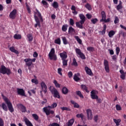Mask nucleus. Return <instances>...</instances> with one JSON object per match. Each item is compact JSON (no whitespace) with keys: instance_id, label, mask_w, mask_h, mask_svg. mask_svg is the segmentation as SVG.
<instances>
[{"instance_id":"nucleus-1","label":"nucleus","mask_w":126,"mask_h":126,"mask_svg":"<svg viewBox=\"0 0 126 126\" xmlns=\"http://www.w3.org/2000/svg\"><path fill=\"white\" fill-rule=\"evenodd\" d=\"M79 16L81 20L79 22H76V26L80 29H83V24L86 21V18L83 14H80Z\"/></svg>"},{"instance_id":"nucleus-2","label":"nucleus","mask_w":126,"mask_h":126,"mask_svg":"<svg viewBox=\"0 0 126 126\" xmlns=\"http://www.w3.org/2000/svg\"><path fill=\"white\" fill-rule=\"evenodd\" d=\"M1 96L2 97V99L6 103L9 112H10V113H13V112H14V108H13V106H12V103H11L10 100H9L6 96H4V95L2 94Z\"/></svg>"},{"instance_id":"nucleus-3","label":"nucleus","mask_w":126,"mask_h":126,"mask_svg":"<svg viewBox=\"0 0 126 126\" xmlns=\"http://www.w3.org/2000/svg\"><path fill=\"white\" fill-rule=\"evenodd\" d=\"M97 94H98V91L95 90H93L91 92V97L93 100H96L97 103L101 104V103H102V100L101 98H99V96L97 95Z\"/></svg>"},{"instance_id":"nucleus-4","label":"nucleus","mask_w":126,"mask_h":126,"mask_svg":"<svg viewBox=\"0 0 126 126\" xmlns=\"http://www.w3.org/2000/svg\"><path fill=\"white\" fill-rule=\"evenodd\" d=\"M0 73L2 74H7V75H10L12 73L10 68L5 67L4 65H1L0 67Z\"/></svg>"},{"instance_id":"nucleus-5","label":"nucleus","mask_w":126,"mask_h":126,"mask_svg":"<svg viewBox=\"0 0 126 126\" xmlns=\"http://www.w3.org/2000/svg\"><path fill=\"white\" fill-rule=\"evenodd\" d=\"M56 51H55V48H52L50 50L48 54V56L49 59L52 61H57L58 60V57H57V55H55Z\"/></svg>"},{"instance_id":"nucleus-6","label":"nucleus","mask_w":126,"mask_h":126,"mask_svg":"<svg viewBox=\"0 0 126 126\" xmlns=\"http://www.w3.org/2000/svg\"><path fill=\"white\" fill-rule=\"evenodd\" d=\"M48 108H49L50 109H53L52 105H48L43 108V112L45 113L46 116H50V114H51V115H54V114H55V111L53 110H50L49 109H48Z\"/></svg>"},{"instance_id":"nucleus-7","label":"nucleus","mask_w":126,"mask_h":126,"mask_svg":"<svg viewBox=\"0 0 126 126\" xmlns=\"http://www.w3.org/2000/svg\"><path fill=\"white\" fill-rule=\"evenodd\" d=\"M75 52L77 55L80 56V57L82 60H86V57H85V55L83 54V53L81 52V50L79 48H76Z\"/></svg>"},{"instance_id":"nucleus-8","label":"nucleus","mask_w":126,"mask_h":126,"mask_svg":"<svg viewBox=\"0 0 126 126\" xmlns=\"http://www.w3.org/2000/svg\"><path fill=\"white\" fill-rule=\"evenodd\" d=\"M103 65L106 72L109 73V72H110V67L109 66V62H108L107 60H104Z\"/></svg>"},{"instance_id":"nucleus-9","label":"nucleus","mask_w":126,"mask_h":126,"mask_svg":"<svg viewBox=\"0 0 126 126\" xmlns=\"http://www.w3.org/2000/svg\"><path fill=\"white\" fill-rule=\"evenodd\" d=\"M17 93L18 95L20 96H24V97H26V94H25V91L23 89H17Z\"/></svg>"},{"instance_id":"nucleus-10","label":"nucleus","mask_w":126,"mask_h":126,"mask_svg":"<svg viewBox=\"0 0 126 126\" xmlns=\"http://www.w3.org/2000/svg\"><path fill=\"white\" fill-rule=\"evenodd\" d=\"M17 14V10L16 9L13 10L12 12L10 13L9 15V17L11 19H15V17H16V14Z\"/></svg>"},{"instance_id":"nucleus-11","label":"nucleus","mask_w":126,"mask_h":126,"mask_svg":"<svg viewBox=\"0 0 126 126\" xmlns=\"http://www.w3.org/2000/svg\"><path fill=\"white\" fill-rule=\"evenodd\" d=\"M40 86L41 87L42 91L46 94L47 92V85H46V84L44 82H42L40 84Z\"/></svg>"},{"instance_id":"nucleus-12","label":"nucleus","mask_w":126,"mask_h":126,"mask_svg":"<svg viewBox=\"0 0 126 126\" xmlns=\"http://www.w3.org/2000/svg\"><path fill=\"white\" fill-rule=\"evenodd\" d=\"M88 120H92L93 119V114H92V110L88 109L86 111Z\"/></svg>"},{"instance_id":"nucleus-13","label":"nucleus","mask_w":126,"mask_h":126,"mask_svg":"<svg viewBox=\"0 0 126 126\" xmlns=\"http://www.w3.org/2000/svg\"><path fill=\"white\" fill-rule=\"evenodd\" d=\"M60 56L61 58V60H66L67 59V53H66V52L64 51L63 53H60Z\"/></svg>"},{"instance_id":"nucleus-14","label":"nucleus","mask_w":126,"mask_h":126,"mask_svg":"<svg viewBox=\"0 0 126 126\" xmlns=\"http://www.w3.org/2000/svg\"><path fill=\"white\" fill-rule=\"evenodd\" d=\"M85 70L87 74H88V75H90V76H92V75H93V73L92 72V70H91L90 68L86 66L85 67Z\"/></svg>"},{"instance_id":"nucleus-15","label":"nucleus","mask_w":126,"mask_h":126,"mask_svg":"<svg viewBox=\"0 0 126 126\" xmlns=\"http://www.w3.org/2000/svg\"><path fill=\"white\" fill-rule=\"evenodd\" d=\"M52 92L54 93V97L55 98H58V99H60L61 98V96H60V93H59V92L57 89H54L52 91Z\"/></svg>"},{"instance_id":"nucleus-16","label":"nucleus","mask_w":126,"mask_h":126,"mask_svg":"<svg viewBox=\"0 0 126 126\" xmlns=\"http://www.w3.org/2000/svg\"><path fill=\"white\" fill-rule=\"evenodd\" d=\"M24 62L26 63V65L29 67H30L31 65H32V62H31V59H25Z\"/></svg>"},{"instance_id":"nucleus-17","label":"nucleus","mask_w":126,"mask_h":126,"mask_svg":"<svg viewBox=\"0 0 126 126\" xmlns=\"http://www.w3.org/2000/svg\"><path fill=\"white\" fill-rule=\"evenodd\" d=\"M119 72L121 73L120 78L121 79H123V80H125L126 79V72H125L124 70L121 69L119 71Z\"/></svg>"},{"instance_id":"nucleus-18","label":"nucleus","mask_w":126,"mask_h":126,"mask_svg":"<svg viewBox=\"0 0 126 126\" xmlns=\"http://www.w3.org/2000/svg\"><path fill=\"white\" fill-rule=\"evenodd\" d=\"M78 76H80L79 73H75L74 75L73 79L76 82H78L80 80V78L78 77Z\"/></svg>"},{"instance_id":"nucleus-19","label":"nucleus","mask_w":126,"mask_h":126,"mask_svg":"<svg viewBox=\"0 0 126 126\" xmlns=\"http://www.w3.org/2000/svg\"><path fill=\"white\" fill-rule=\"evenodd\" d=\"M19 107H20V109H21L22 113H26V112H27V110H26V107H25V106L23 105V104H20Z\"/></svg>"},{"instance_id":"nucleus-20","label":"nucleus","mask_w":126,"mask_h":126,"mask_svg":"<svg viewBox=\"0 0 126 126\" xmlns=\"http://www.w3.org/2000/svg\"><path fill=\"white\" fill-rule=\"evenodd\" d=\"M9 50L11 52H12V53H14L16 55L19 54V52H18V51H17L16 49H15V48H14V47H13V46L10 47Z\"/></svg>"},{"instance_id":"nucleus-21","label":"nucleus","mask_w":126,"mask_h":126,"mask_svg":"<svg viewBox=\"0 0 126 126\" xmlns=\"http://www.w3.org/2000/svg\"><path fill=\"white\" fill-rule=\"evenodd\" d=\"M71 10H72V13L74 14V15H76L77 13H78V12L76 11V7L73 5L71 6Z\"/></svg>"},{"instance_id":"nucleus-22","label":"nucleus","mask_w":126,"mask_h":126,"mask_svg":"<svg viewBox=\"0 0 126 126\" xmlns=\"http://www.w3.org/2000/svg\"><path fill=\"white\" fill-rule=\"evenodd\" d=\"M62 92L64 95H66L68 93V89L66 87H63L62 89Z\"/></svg>"},{"instance_id":"nucleus-23","label":"nucleus","mask_w":126,"mask_h":126,"mask_svg":"<svg viewBox=\"0 0 126 126\" xmlns=\"http://www.w3.org/2000/svg\"><path fill=\"white\" fill-rule=\"evenodd\" d=\"M25 122L26 126H33V124H32V123H31V122H30V121H29V120H28V119L27 118H25Z\"/></svg>"},{"instance_id":"nucleus-24","label":"nucleus","mask_w":126,"mask_h":126,"mask_svg":"<svg viewBox=\"0 0 126 126\" xmlns=\"http://www.w3.org/2000/svg\"><path fill=\"white\" fill-rule=\"evenodd\" d=\"M81 88L83 90H85L87 93H89V91L88 90V87L86 86V85H81Z\"/></svg>"},{"instance_id":"nucleus-25","label":"nucleus","mask_w":126,"mask_h":126,"mask_svg":"<svg viewBox=\"0 0 126 126\" xmlns=\"http://www.w3.org/2000/svg\"><path fill=\"white\" fill-rule=\"evenodd\" d=\"M76 94L78 96L81 98V99H84V96H83V94H82V93L80 92V91H77L76 92Z\"/></svg>"},{"instance_id":"nucleus-26","label":"nucleus","mask_w":126,"mask_h":126,"mask_svg":"<svg viewBox=\"0 0 126 126\" xmlns=\"http://www.w3.org/2000/svg\"><path fill=\"white\" fill-rule=\"evenodd\" d=\"M101 14L102 19L100 20V22H102V21H103L106 18V13L105 12V11H102L101 12Z\"/></svg>"},{"instance_id":"nucleus-27","label":"nucleus","mask_w":126,"mask_h":126,"mask_svg":"<svg viewBox=\"0 0 126 126\" xmlns=\"http://www.w3.org/2000/svg\"><path fill=\"white\" fill-rule=\"evenodd\" d=\"M71 103L74 105V108H76L77 109H79V104L75 102L74 100H71Z\"/></svg>"},{"instance_id":"nucleus-28","label":"nucleus","mask_w":126,"mask_h":126,"mask_svg":"<svg viewBox=\"0 0 126 126\" xmlns=\"http://www.w3.org/2000/svg\"><path fill=\"white\" fill-rule=\"evenodd\" d=\"M28 40L29 42H32L33 41V35L31 33H29L27 35Z\"/></svg>"},{"instance_id":"nucleus-29","label":"nucleus","mask_w":126,"mask_h":126,"mask_svg":"<svg viewBox=\"0 0 126 126\" xmlns=\"http://www.w3.org/2000/svg\"><path fill=\"white\" fill-rule=\"evenodd\" d=\"M1 107L4 111L7 112V106L4 102L2 103Z\"/></svg>"},{"instance_id":"nucleus-30","label":"nucleus","mask_w":126,"mask_h":126,"mask_svg":"<svg viewBox=\"0 0 126 126\" xmlns=\"http://www.w3.org/2000/svg\"><path fill=\"white\" fill-rule=\"evenodd\" d=\"M13 37L16 40H20V39H21V38H22V36H21V34H15L14 35Z\"/></svg>"},{"instance_id":"nucleus-31","label":"nucleus","mask_w":126,"mask_h":126,"mask_svg":"<svg viewBox=\"0 0 126 126\" xmlns=\"http://www.w3.org/2000/svg\"><path fill=\"white\" fill-rule=\"evenodd\" d=\"M116 34V32L114 31H110L108 32V36L109 38H113V36Z\"/></svg>"},{"instance_id":"nucleus-32","label":"nucleus","mask_w":126,"mask_h":126,"mask_svg":"<svg viewBox=\"0 0 126 126\" xmlns=\"http://www.w3.org/2000/svg\"><path fill=\"white\" fill-rule=\"evenodd\" d=\"M67 27H68L67 24L63 25L62 28V31H63V32H66L67 31Z\"/></svg>"},{"instance_id":"nucleus-33","label":"nucleus","mask_w":126,"mask_h":126,"mask_svg":"<svg viewBox=\"0 0 126 126\" xmlns=\"http://www.w3.org/2000/svg\"><path fill=\"white\" fill-rule=\"evenodd\" d=\"M113 122L116 124V126H120V123H121V122H122V120L121 119H113Z\"/></svg>"},{"instance_id":"nucleus-34","label":"nucleus","mask_w":126,"mask_h":126,"mask_svg":"<svg viewBox=\"0 0 126 126\" xmlns=\"http://www.w3.org/2000/svg\"><path fill=\"white\" fill-rule=\"evenodd\" d=\"M75 39H76L77 42H78V43L80 44V45H82V40H81V39H80L79 38V37H78V36H75L74 37Z\"/></svg>"},{"instance_id":"nucleus-35","label":"nucleus","mask_w":126,"mask_h":126,"mask_svg":"<svg viewBox=\"0 0 126 126\" xmlns=\"http://www.w3.org/2000/svg\"><path fill=\"white\" fill-rule=\"evenodd\" d=\"M52 6H53L54 8H59V3L57 1H54L52 4Z\"/></svg>"},{"instance_id":"nucleus-36","label":"nucleus","mask_w":126,"mask_h":126,"mask_svg":"<svg viewBox=\"0 0 126 126\" xmlns=\"http://www.w3.org/2000/svg\"><path fill=\"white\" fill-rule=\"evenodd\" d=\"M107 29V25L106 24L103 25V30L102 31L99 32L100 33H101L102 35H105V33H106V30Z\"/></svg>"},{"instance_id":"nucleus-37","label":"nucleus","mask_w":126,"mask_h":126,"mask_svg":"<svg viewBox=\"0 0 126 126\" xmlns=\"http://www.w3.org/2000/svg\"><path fill=\"white\" fill-rule=\"evenodd\" d=\"M74 123V119H72L68 121L67 126H72V125H73Z\"/></svg>"},{"instance_id":"nucleus-38","label":"nucleus","mask_w":126,"mask_h":126,"mask_svg":"<svg viewBox=\"0 0 126 126\" xmlns=\"http://www.w3.org/2000/svg\"><path fill=\"white\" fill-rule=\"evenodd\" d=\"M68 62V60L63 59L62 60V63L63 66H67V62Z\"/></svg>"},{"instance_id":"nucleus-39","label":"nucleus","mask_w":126,"mask_h":126,"mask_svg":"<svg viewBox=\"0 0 126 126\" xmlns=\"http://www.w3.org/2000/svg\"><path fill=\"white\" fill-rule=\"evenodd\" d=\"M116 8L118 10V11L120 10V9H122V8H123V5L122 4V1H119V4L117 6Z\"/></svg>"},{"instance_id":"nucleus-40","label":"nucleus","mask_w":126,"mask_h":126,"mask_svg":"<svg viewBox=\"0 0 126 126\" xmlns=\"http://www.w3.org/2000/svg\"><path fill=\"white\" fill-rule=\"evenodd\" d=\"M32 117L33 118L34 120H35L36 122H38L39 120V116L36 114H32Z\"/></svg>"},{"instance_id":"nucleus-41","label":"nucleus","mask_w":126,"mask_h":126,"mask_svg":"<svg viewBox=\"0 0 126 126\" xmlns=\"http://www.w3.org/2000/svg\"><path fill=\"white\" fill-rule=\"evenodd\" d=\"M72 65H73L74 66H76V67L78 66V63H77V62H76V59H75V58H73V59Z\"/></svg>"},{"instance_id":"nucleus-42","label":"nucleus","mask_w":126,"mask_h":126,"mask_svg":"<svg viewBox=\"0 0 126 126\" xmlns=\"http://www.w3.org/2000/svg\"><path fill=\"white\" fill-rule=\"evenodd\" d=\"M85 7H86L88 10H92V7L89 3H87V4L85 5Z\"/></svg>"},{"instance_id":"nucleus-43","label":"nucleus","mask_w":126,"mask_h":126,"mask_svg":"<svg viewBox=\"0 0 126 126\" xmlns=\"http://www.w3.org/2000/svg\"><path fill=\"white\" fill-rule=\"evenodd\" d=\"M41 3H42L45 8H48V5H49V4L46 1V0H42L41 1Z\"/></svg>"},{"instance_id":"nucleus-44","label":"nucleus","mask_w":126,"mask_h":126,"mask_svg":"<svg viewBox=\"0 0 126 126\" xmlns=\"http://www.w3.org/2000/svg\"><path fill=\"white\" fill-rule=\"evenodd\" d=\"M36 14L38 16V17L40 18L41 21L43 22V18H42V16L41 15V13L38 10V9H36Z\"/></svg>"},{"instance_id":"nucleus-45","label":"nucleus","mask_w":126,"mask_h":126,"mask_svg":"<svg viewBox=\"0 0 126 126\" xmlns=\"http://www.w3.org/2000/svg\"><path fill=\"white\" fill-rule=\"evenodd\" d=\"M63 43L64 45H67L68 44V42H67V40L66 39V38L64 36H63L62 37Z\"/></svg>"},{"instance_id":"nucleus-46","label":"nucleus","mask_w":126,"mask_h":126,"mask_svg":"<svg viewBox=\"0 0 126 126\" xmlns=\"http://www.w3.org/2000/svg\"><path fill=\"white\" fill-rule=\"evenodd\" d=\"M75 30H74V29H73V28H72V27H69L68 28V33H73V32H75Z\"/></svg>"},{"instance_id":"nucleus-47","label":"nucleus","mask_w":126,"mask_h":126,"mask_svg":"<svg viewBox=\"0 0 126 126\" xmlns=\"http://www.w3.org/2000/svg\"><path fill=\"white\" fill-rule=\"evenodd\" d=\"M77 118H81V120L83 121V118H84V114L83 113L78 114L76 115Z\"/></svg>"},{"instance_id":"nucleus-48","label":"nucleus","mask_w":126,"mask_h":126,"mask_svg":"<svg viewBox=\"0 0 126 126\" xmlns=\"http://www.w3.org/2000/svg\"><path fill=\"white\" fill-rule=\"evenodd\" d=\"M87 51H89V52H94L95 51V48L93 47H88L87 48Z\"/></svg>"},{"instance_id":"nucleus-49","label":"nucleus","mask_w":126,"mask_h":126,"mask_svg":"<svg viewBox=\"0 0 126 126\" xmlns=\"http://www.w3.org/2000/svg\"><path fill=\"white\" fill-rule=\"evenodd\" d=\"M53 83L55 84L56 87L57 88H60L61 87V84L58 83V81L57 80H54Z\"/></svg>"},{"instance_id":"nucleus-50","label":"nucleus","mask_w":126,"mask_h":126,"mask_svg":"<svg viewBox=\"0 0 126 126\" xmlns=\"http://www.w3.org/2000/svg\"><path fill=\"white\" fill-rule=\"evenodd\" d=\"M55 43L58 45H61V38H58L55 40Z\"/></svg>"},{"instance_id":"nucleus-51","label":"nucleus","mask_w":126,"mask_h":126,"mask_svg":"<svg viewBox=\"0 0 126 126\" xmlns=\"http://www.w3.org/2000/svg\"><path fill=\"white\" fill-rule=\"evenodd\" d=\"M91 21L92 23H93V24H96V23L98 22V19L97 18L93 19L91 20Z\"/></svg>"},{"instance_id":"nucleus-52","label":"nucleus","mask_w":126,"mask_h":126,"mask_svg":"<svg viewBox=\"0 0 126 126\" xmlns=\"http://www.w3.org/2000/svg\"><path fill=\"white\" fill-rule=\"evenodd\" d=\"M115 51L116 52V55L117 56H118L120 54V52H121V49H120V47H117L116 48Z\"/></svg>"},{"instance_id":"nucleus-53","label":"nucleus","mask_w":126,"mask_h":126,"mask_svg":"<svg viewBox=\"0 0 126 126\" xmlns=\"http://www.w3.org/2000/svg\"><path fill=\"white\" fill-rule=\"evenodd\" d=\"M32 83H34L36 85H37L39 83V81H38V80L35 79H32Z\"/></svg>"},{"instance_id":"nucleus-54","label":"nucleus","mask_w":126,"mask_h":126,"mask_svg":"<svg viewBox=\"0 0 126 126\" xmlns=\"http://www.w3.org/2000/svg\"><path fill=\"white\" fill-rule=\"evenodd\" d=\"M119 22H120V19H119V18L118 17L115 16V20H114V23H115V24H117Z\"/></svg>"},{"instance_id":"nucleus-55","label":"nucleus","mask_w":126,"mask_h":126,"mask_svg":"<svg viewBox=\"0 0 126 126\" xmlns=\"http://www.w3.org/2000/svg\"><path fill=\"white\" fill-rule=\"evenodd\" d=\"M26 8H27L28 13H31V10L30 9V7L29 6V5H28V3L26 4Z\"/></svg>"},{"instance_id":"nucleus-56","label":"nucleus","mask_w":126,"mask_h":126,"mask_svg":"<svg viewBox=\"0 0 126 126\" xmlns=\"http://www.w3.org/2000/svg\"><path fill=\"white\" fill-rule=\"evenodd\" d=\"M35 22H36V24L34 25L35 28H37L38 26L39 27H41V25L40 24V21H36Z\"/></svg>"},{"instance_id":"nucleus-57","label":"nucleus","mask_w":126,"mask_h":126,"mask_svg":"<svg viewBox=\"0 0 126 126\" xmlns=\"http://www.w3.org/2000/svg\"><path fill=\"white\" fill-rule=\"evenodd\" d=\"M69 24L71 26H73V25H74V21L72 18L70 19Z\"/></svg>"},{"instance_id":"nucleus-58","label":"nucleus","mask_w":126,"mask_h":126,"mask_svg":"<svg viewBox=\"0 0 126 126\" xmlns=\"http://www.w3.org/2000/svg\"><path fill=\"white\" fill-rule=\"evenodd\" d=\"M98 120H99V117L98 115H95L94 117V121L95 122L97 123L98 122Z\"/></svg>"},{"instance_id":"nucleus-59","label":"nucleus","mask_w":126,"mask_h":126,"mask_svg":"<svg viewBox=\"0 0 126 126\" xmlns=\"http://www.w3.org/2000/svg\"><path fill=\"white\" fill-rule=\"evenodd\" d=\"M61 109L62 111H70V109L65 107H61Z\"/></svg>"},{"instance_id":"nucleus-60","label":"nucleus","mask_w":126,"mask_h":126,"mask_svg":"<svg viewBox=\"0 0 126 126\" xmlns=\"http://www.w3.org/2000/svg\"><path fill=\"white\" fill-rule=\"evenodd\" d=\"M116 110L117 111H121L122 110V107H121V106L119 104H117L116 105Z\"/></svg>"},{"instance_id":"nucleus-61","label":"nucleus","mask_w":126,"mask_h":126,"mask_svg":"<svg viewBox=\"0 0 126 126\" xmlns=\"http://www.w3.org/2000/svg\"><path fill=\"white\" fill-rule=\"evenodd\" d=\"M62 71H63V69H62V68H59L58 69V73L60 74V75H63V73H62Z\"/></svg>"},{"instance_id":"nucleus-62","label":"nucleus","mask_w":126,"mask_h":126,"mask_svg":"<svg viewBox=\"0 0 126 126\" xmlns=\"http://www.w3.org/2000/svg\"><path fill=\"white\" fill-rule=\"evenodd\" d=\"M49 126H60V124L57 123H54L52 124H50Z\"/></svg>"},{"instance_id":"nucleus-63","label":"nucleus","mask_w":126,"mask_h":126,"mask_svg":"<svg viewBox=\"0 0 126 126\" xmlns=\"http://www.w3.org/2000/svg\"><path fill=\"white\" fill-rule=\"evenodd\" d=\"M72 75H73L72 72H71V71L68 72V76L69 78H71L72 77Z\"/></svg>"},{"instance_id":"nucleus-64","label":"nucleus","mask_w":126,"mask_h":126,"mask_svg":"<svg viewBox=\"0 0 126 126\" xmlns=\"http://www.w3.org/2000/svg\"><path fill=\"white\" fill-rule=\"evenodd\" d=\"M4 126L3 120H2V119L0 118V126Z\"/></svg>"}]
</instances>
